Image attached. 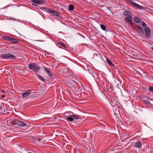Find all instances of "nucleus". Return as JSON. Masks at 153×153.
I'll use <instances>...</instances> for the list:
<instances>
[{"label":"nucleus","mask_w":153,"mask_h":153,"mask_svg":"<svg viewBox=\"0 0 153 153\" xmlns=\"http://www.w3.org/2000/svg\"><path fill=\"white\" fill-rule=\"evenodd\" d=\"M59 44L63 47L66 50L67 49V47L65 44L63 43L62 42H59Z\"/></svg>","instance_id":"23"},{"label":"nucleus","mask_w":153,"mask_h":153,"mask_svg":"<svg viewBox=\"0 0 153 153\" xmlns=\"http://www.w3.org/2000/svg\"><path fill=\"white\" fill-rule=\"evenodd\" d=\"M124 20L126 23L129 24L130 25H133V23L132 22V17L131 15L126 17L124 19Z\"/></svg>","instance_id":"4"},{"label":"nucleus","mask_w":153,"mask_h":153,"mask_svg":"<svg viewBox=\"0 0 153 153\" xmlns=\"http://www.w3.org/2000/svg\"><path fill=\"white\" fill-rule=\"evenodd\" d=\"M3 106H4V105H2L0 104V111H3Z\"/></svg>","instance_id":"28"},{"label":"nucleus","mask_w":153,"mask_h":153,"mask_svg":"<svg viewBox=\"0 0 153 153\" xmlns=\"http://www.w3.org/2000/svg\"><path fill=\"white\" fill-rule=\"evenodd\" d=\"M31 2L34 3H32V5L35 6H37L38 5L37 4V0H31Z\"/></svg>","instance_id":"19"},{"label":"nucleus","mask_w":153,"mask_h":153,"mask_svg":"<svg viewBox=\"0 0 153 153\" xmlns=\"http://www.w3.org/2000/svg\"><path fill=\"white\" fill-rule=\"evenodd\" d=\"M149 90L150 91L153 92V87L149 86Z\"/></svg>","instance_id":"27"},{"label":"nucleus","mask_w":153,"mask_h":153,"mask_svg":"<svg viewBox=\"0 0 153 153\" xmlns=\"http://www.w3.org/2000/svg\"><path fill=\"white\" fill-rule=\"evenodd\" d=\"M44 9L46 10L45 11L48 13H50L51 14L52 12H53V10H52L50 8H48L46 7H45L44 8Z\"/></svg>","instance_id":"17"},{"label":"nucleus","mask_w":153,"mask_h":153,"mask_svg":"<svg viewBox=\"0 0 153 153\" xmlns=\"http://www.w3.org/2000/svg\"><path fill=\"white\" fill-rule=\"evenodd\" d=\"M123 15L125 16H128L131 15V12L127 10H126L123 12Z\"/></svg>","instance_id":"10"},{"label":"nucleus","mask_w":153,"mask_h":153,"mask_svg":"<svg viewBox=\"0 0 153 153\" xmlns=\"http://www.w3.org/2000/svg\"><path fill=\"white\" fill-rule=\"evenodd\" d=\"M66 68H64L63 69V70H64V71H65V70H66Z\"/></svg>","instance_id":"34"},{"label":"nucleus","mask_w":153,"mask_h":153,"mask_svg":"<svg viewBox=\"0 0 153 153\" xmlns=\"http://www.w3.org/2000/svg\"><path fill=\"white\" fill-rule=\"evenodd\" d=\"M66 120L69 121H72L74 120V118L72 117H68L66 118Z\"/></svg>","instance_id":"22"},{"label":"nucleus","mask_w":153,"mask_h":153,"mask_svg":"<svg viewBox=\"0 0 153 153\" xmlns=\"http://www.w3.org/2000/svg\"><path fill=\"white\" fill-rule=\"evenodd\" d=\"M2 91H3V92L4 93V91L3 90H2Z\"/></svg>","instance_id":"36"},{"label":"nucleus","mask_w":153,"mask_h":153,"mask_svg":"<svg viewBox=\"0 0 153 153\" xmlns=\"http://www.w3.org/2000/svg\"><path fill=\"white\" fill-rule=\"evenodd\" d=\"M1 57L2 59H7L10 58L13 59H15L16 58V57L14 55L11 54H3L1 55Z\"/></svg>","instance_id":"2"},{"label":"nucleus","mask_w":153,"mask_h":153,"mask_svg":"<svg viewBox=\"0 0 153 153\" xmlns=\"http://www.w3.org/2000/svg\"><path fill=\"white\" fill-rule=\"evenodd\" d=\"M142 143L140 141H138L137 142L135 143V146L138 148H140L142 146Z\"/></svg>","instance_id":"11"},{"label":"nucleus","mask_w":153,"mask_h":153,"mask_svg":"<svg viewBox=\"0 0 153 153\" xmlns=\"http://www.w3.org/2000/svg\"><path fill=\"white\" fill-rule=\"evenodd\" d=\"M29 68L30 69H33L35 72H38L40 70L39 67L36 63H32L30 64Z\"/></svg>","instance_id":"1"},{"label":"nucleus","mask_w":153,"mask_h":153,"mask_svg":"<svg viewBox=\"0 0 153 153\" xmlns=\"http://www.w3.org/2000/svg\"><path fill=\"white\" fill-rule=\"evenodd\" d=\"M143 102L146 104H151V103L148 100H145L143 101Z\"/></svg>","instance_id":"26"},{"label":"nucleus","mask_w":153,"mask_h":153,"mask_svg":"<svg viewBox=\"0 0 153 153\" xmlns=\"http://www.w3.org/2000/svg\"><path fill=\"white\" fill-rule=\"evenodd\" d=\"M51 14L58 17L59 18H60L61 17V15H60L59 12L54 10H53Z\"/></svg>","instance_id":"9"},{"label":"nucleus","mask_w":153,"mask_h":153,"mask_svg":"<svg viewBox=\"0 0 153 153\" xmlns=\"http://www.w3.org/2000/svg\"><path fill=\"white\" fill-rule=\"evenodd\" d=\"M134 21L137 23H139L141 22V20L140 19L137 17H135L134 18Z\"/></svg>","instance_id":"18"},{"label":"nucleus","mask_w":153,"mask_h":153,"mask_svg":"<svg viewBox=\"0 0 153 153\" xmlns=\"http://www.w3.org/2000/svg\"><path fill=\"white\" fill-rule=\"evenodd\" d=\"M74 7L72 4H70L68 6V10L70 11H73L74 9Z\"/></svg>","instance_id":"16"},{"label":"nucleus","mask_w":153,"mask_h":153,"mask_svg":"<svg viewBox=\"0 0 153 153\" xmlns=\"http://www.w3.org/2000/svg\"><path fill=\"white\" fill-rule=\"evenodd\" d=\"M100 27L101 29L104 30H105L106 29V26L103 25H101Z\"/></svg>","instance_id":"25"},{"label":"nucleus","mask_w":153,"mask_h":153,"mask_svg":"<svg viewBox=\"0 0 153 153\" xmlns=\"http://www.w3.org/2000/svg\"><path fill=\"white\" fill-rule=\"evenodd\" d=\"M74 119H75L76 120H78L79 118V116L76 114H74V115H70Z\"/></svg>","instance_id":"15"},{"label":"nucleus","mask_w":153,"mask_h":153,"mask_svg":"<svg viewBox=\"0 0 153 153\" xmlns=\"http://www.w3.org/2000/svg\"><path fill=\"white\" fill-rule=\"evenodd\" d=\"M135 28L137 29L138 33H140L142 34L144 33L143 29L139 25H135Z\"/></svg>","instance_id":"6"},{"label":"nucleus","mask_w":153,"mask_h":153,"mask_svg":"<svg viewBox=\"0 0 153 153\" xmlns=\"http://www.w3.org/2000/svg\"><path fill=\"white\" fill-rule=\"evenodd\" d=\"M18 121H19L17 119H13L12 120H11V121L13 122H17V123H18Z\"/></svg>","instance_id":"30"},{"label":"nucleus","mask_w":153,"mask_h":153,"mask_svg":"<svg viewBox=\"0 0 153 153\" xmlns=\"http://www.w3.org/2000/svg\"><path fill=\"white\" fill-rule=\"evenodd\" d=\"M1 97L2 98H4L5 97V95L4 94H2L1 96Z\"/></svg>","instance_id":"32"},{"label":"nucleus","mask_w":153,"mask_h":153,"mask_svg":"<svg viewBox=\"0 0 153 153\" xmlns=\"http://www.w3.org/2000/svg\"><path fill=\"white\" fill-rule=\"evenodd\" d=\"M142 25L143 27H146L147 25L145 22H142Z\"/></svg>","instance_id":"29"},{"label":"nucleus","mask_w":153,"mask_h":153,"mask_svg":"<svg viewBox=\"0 0 153 153\" xmlns=\"http://www.w3.org/2000/svg\"><path fill=\"white\" fill-rule=\"evenodd\" d=\"M37 77L40 80H42L43 81H45V80L44 78H43V77H42L41 76L38 75L37 76Z\"/></svg>","instance_id":"24"},{"label":"nucleus","mask_w":153,"mask_h":153,"mask_svg":"<svg viewBox=\"0 0 153 153\" xmlns=\"http://www.w3.org/2000/svg\"><path fill=\"white\" fill-rule=\"evenodd\" d=\"M144 32L145 33V36L146 38H148L150 37L151 35V31L148 27H145L144 28Z\"/></svg>","instance_id":"5"},{"label":"nucleus","mask_w":153,"mask_h":153,"mask_svg":"<svg viewBox=\"0 0 153 153\" xmlns=\"http://www.w3.org/2000/svg\"><path fill=\"white\" fill-rule=\"evenodd\" d=\"M41 139L40 138H39L38 139V140L39 141H41Z\"/></svg>","instance_id":"33"},{"label":"nucleus","mask_w":153,"mask_h":153,"mask_svg":"<svg viewBox=\"0 0 153 153\" xmlns=\"http://www.w3.org/2000/svg\"><path fill=\"white\" fill-rule=\"evenodd\" d=\"M37 4H42L45 2V0H37Z\"/></svg>","instance_id":"21"},{"label":"nucleus","mask_w":153,"mask_h":153,"mask_svg":"<svg viewBox=\"0 0 153 153\" xmlns=\"http://www.w3.org/2000/svg\"><path fill=\"white\" fill-rule=\"evenodd\" d=\"M45 70L47 74L51 77V79H54L53 75L51 70H48V68H45Z\"/></svg>","instance_id":"7"},{"label":"nucleus","mask_w":153,"mask_h":153,"mask_svg":"<svg viewBox=\"0 0 153 153\" xmlns=\"http://www.w3.org/2000/svg\"><path fill=\"white\" fill-rule=\"evenodd\" d=\"M31 92V90H28L25 92L23 93L22 94V96L23 97L25 98L29 95Z\"/></svg>","instance_id":"8"},{"label":"nucleus","mask_w":153,"mask_h":153,"mask_svg":"<svg viewBox=\"0 0 153 153\" xmlns=\"http://www.w3.org/2000/svg\"><path fill=\"white\" fill-rule=\"evenodd\" d=\"M106 61L107 63L110 66H114V65L113 64V63H112V62H111V60L109 59H107Z\"/></svg>","instance_id":"14"},{"label":"nucleus","mask_w":153,"mask_h":153,"mask_svg":"<svg viewBox=\"0 0 153 153\" xmlns=\"http://www.w3.org/2000/svg\"><path fill=\"white\" fill-rule=\"evenodd\" d=\"M10 41L13 43H16L19 42V41L17 39L13 38L11 37L10 38Z\"/></svg>","instance_id":"13"},{"label":"nucleus","mask_w":153,"mask_h":153,"mask_svg":"<svg viewBox=\"0 0 153 153\" xmlns=\"http://www.w3.org/2000/svg\"><path fill=\"white\" fill-rule=\"evenodd\" d=\"M11 124L12 125H16V123L15 122H13L11 121Z\"/></svg>","instance_id":"31"},{"label":"nucleus","mask_w":153,"mask_h":153,"mask_svg":"<svg viewBox=\"0 0 153 153\" xmlns=\"http://www.w3.org/2000/svg\"><path fill=\"white\" fill-rule=\"evenodd\" d=\"M11 37L4 36L2 37V38L3 39L6 41H10V38H11Z\"/></svg>","instance_id":"20"},{"label":"nucleus","mask_w":153,"mask_h":153,"mask_svg":"<svg viewBox=\"0 0 153 153\" xmlns=\"http://www.w3.org/2000/svg\"><path fill=\"white\" fill-rule=\"evenodd\" d=\"M127 1L131 6L139 9H142L143 7L133 1L132 0H127Z\"/></svg>","instance_id":"3"},{"label":"nucleus","mask_w":153,"mask_h":153,"mask_svg":"<svg viewBox=\"0 0 153 153\" xmlns=\"http://www.w3.org/2000/svg\"><path fill=\"white\" fill-rule=\"evenodd\" d=\"M17 124L19 126H26L25 123L21 121H18Z\"/></svg>","instance_id":"12"},{"label":"nucleus","mask_w":153,"mask_h":153,"mask_svg":"<svg viewBox=\"0 0 153 153\" xmlns=\"http://www.w3.org/2000/svg\"><path fill=\"white\" fill-rule=\"evenodd\" d=\"M149 100H151L153 101V99H149Z\"/></svg>","instance_id":"35"}]
</instances>
